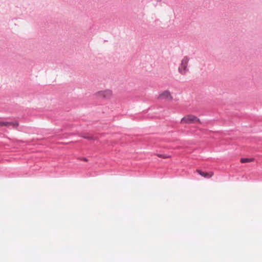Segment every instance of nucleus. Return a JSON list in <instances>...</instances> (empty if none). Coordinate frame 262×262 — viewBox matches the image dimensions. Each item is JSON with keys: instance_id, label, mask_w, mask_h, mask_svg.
<instances>
[{"instance_id": "obj_3", "label": "nucleus", "mask_w": 262, "mask_h": 262, "mask_svg": "<svg viewBox=\"0 0 262 262\" xmlns=\"http://www.w3.org/2000/svg\"><path fill=\"white\" fill-rule=\"evenodd\" d=\"M97 95L98 97L104 99H110L113 96V92L109 89L100 91L97 92Z\"/></svg>"}, {"instance_id": "obj_7", "label": "nucleus", "mask_w": 262, "mask_h": 262, "mask_svg": "<svg viewBox=\"0 0 262 262\" xmlns=\"http://www.w3.org/2000/svg\"><path fill=\"white\" fill-rule=\"evenodd\" d=\"M10 123L9 122H4L0 121V127L3 126L9 127L10 126Z\"/></svg>"}, {"instance_id": "obj_1", "label": "nucleus", "mask_w": 262, "mask_h": 262, "mask_svg": "<svg viewBox=\"0 0 262 262\" xmlns=\"http://www.w3.org/2000/svg\"><path fill=\"white\" fill-rule=\"evenodd\" d=\"M195 123L201 124V121L196 116L192 114L187 115L183 117L181 120V123L192 124Z\"/></svg>"}, {"instance_id": "obj_6", "label": "nucleus", "mask_w": 262, "mask_h": 262, "mask_svg": "<svg viewBox=\"0 0 262 262\" xmlns=\"http://www.w3.org/2000/svg\"><path fill=\"white\" fill-rule=\"evenodd\" d=\"M254 161L253 159H249V158H242L241 159V162L242 163H247V162H251Z\"/></svg>"}, {"instance_id": "obj_8", "label": "nucleus", "mask_w": 262, "mask_h": 262, "mask_svg": "<svg viewBox=\"0 0 262 262\" xmlns=\"http://www.w3.org/2000/svg\"><path fill=\"white\" fill-rule=\"evenodd\" d=\"M10 126H12L14 128H17L19 125V123L17 121L15 122H10Z\"/></svg>"}, {"instance_id": "obj_2", "label": "nucleus", "mask_w": 262, "mask_h": 262, "mask_svg": "<svg viewBox=\"0 0 262 262\" xmlns=\"http://www.w3.org/2000/svg\"><path fill=\"white\" fill-rule=\"evenodd\" d=\"M189 57L185 56L182 60L181 63L179 67V72L182 75H184L187 72V66L189 61Z\"/></svg>"}, {"instance_id": "obj_5", "label": "nucleus", "mask_w": 262, "mask_h": 262, "mask_svg": "<svg viewBox=\"0 0 262 262\" xmlns=\"http://www.w3.org/2000/svg\"><path fill=\"white\" fill-rule=\"evenodd\" d=\"M196 172L199 173L201 176L206 178H210L212 177L214 174V173L212 171L205 172L199 169L196 170Z\"/></svg>"}, {"instance_id": "obj_9", "label": "nucleus", "mask_w": 262, "mask_h": 262, "mask_svg": "<svg viewBox=\"0 0 262 262\" xmlns=\"http://www.w3.org/2000/svg\"><path fill=\"white\" fill-rule=\"evenodd\" d=\"M157 156L159 158H163V159H167L171 157L170 156L162 155V154H158Z\"/></svg>"}, {"instance_id": "obj_4", "label": "nucleus", "mask_w": 262, "mask_h": 262, "mask_svg": "<svg viewBox=\"0 0 262 262\" xmlns=\"http://www.w3.org/2000/svg\"><path fill=\"white\" fill-rule=\"evenodd\" d=\"M158 99L161 100L164 99L168 101H170L172 99V97L169 91H165L159 95Z\"/></svg>"}, {"instance_id": "obj_10", "label": "nucleus", "mask_w": 262, "mask_h": 262, "mask_svg": "<svg viewBox=\"0 0 262 262\" xmlns=\"http://www.w3.org/2000/svg\"><path fill=\"white\" fill-rule=\"evenodd\" d=\"M83 161H85V162H87L88 161V160L86 159H83Z\"/></svg>"}]
</instances>
